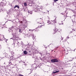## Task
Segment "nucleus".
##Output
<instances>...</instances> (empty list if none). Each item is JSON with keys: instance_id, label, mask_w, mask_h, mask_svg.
Here are the masks:
<instances>
[{"instance_id": "44", "label": "nucleus", "mask_w": 76, "mask_h": 76, "mask_svg": "<svg viewBox=\"0 0 76 76\" xmlns=\"http://www.w3.org/2000/svg\"><path fill=\"white\" fill-rule=\"evenodd\" d=\"M62 25H63V23H62Z\"/></svg>"}, {"instance_id": "19", "label": "nucleus", "mask_w": 76, "mask_h": 76, "mask_svg": "<svg viewBox=\"0 0 76 76\" xmlns=\"http://www.w3.org/2000/svg\"><path fill=\"white\" fill-rule=\"evenodd\" d=\"M31 35L32 37L33 38H34V34H31Z\"/></svg>"}, {"instance_id": "7", "label": "nucleus", "mask_w": 76, "mask_h": 76, "mask_svg": "<svg viewBox=\"0 0 76 76\" xmlns=\"http://www.w3.org/2000/svg\"><path fill=\"white\" fill-rule=\"evenodd\" d=\"M28 15L32 14V11L28 10Z\"/></svg>"}, {"instance_id": "3", "label": "nucleus", "mask_w": 76, "mask_h": 76, "mask_svg": "<svg viewBox=\"0 0 76 76\" xmlns=\"http://www.w3.org/2000/svg\"><path fill=\"white\" fill-rule=\"evenodd\" d=\"M12 39H13V42H16V41H17V42H18V41L17 40L18 39V37H17L15 39V38L13 39V38H12Z\"/></svg>"}, {"instance_id": "29", "label": "nucleus", "mask_w": 76, "mask_h": 76, "mask_svg": "<svg viewBox=\"0 0 76 76\" xmlns=\"http://www.w3.org/2000/svg\"><path fill=\"white\" fill-rule=\"evenodd\" d=\"M23 22H22V21H20V23H23Z\"/></svg>"}, {"instance_id": "18", "label": "nucleus", "mask_w": 76, "mask_h": 76, "mask_svg": "<svg viewBox=\"0 0 76 76\" xmlns=\"http://www.w3.org/2000/svg\"><path fill=\"white\" fill-rule=\"evenodd\" d=\"M11 65H12V63H11V62H10L9 63V66H10Z\"/></svg>"}, {"instance_id": "16", "label": "nucleus", "mask_w": 76, "mask_h": 76, "mask_svg": "<svg viewBox=\"0 0 76 76\" xmlns=\"http://www.w3.org/2000/svg\"><path fill=\"white\" fill-rule=\"evenodd\" d=\"M21 45H23V42H22V41L21 42Z\"/></svg>"}, {"instance_id": "42", "label": "nucleus", "mask_w": 76, "mask_h": 76, "mask_svg": "<svg viewBox=\"0 0 76 76\" xmlns=\"http://www.w3.org/2000/svg\"><path fill=\"white\" fill-rule=\"evenodd\" d=\"M23 63H25V62H23Z\"/></svg>"}, {"instance_id": "26", "label": "nucleus", "mask_w": 76, "mask_h": 76, "mask_svg": "<svg viewBox=\"0 0 76 76\" xmlns=\"http://www.w3.org/2000/svg\"><path fill=\"white\" fill-rule=\"evenodd\" d=\"M48 18L49 19L48 20H50V17H48Z\"/></svg>"}, {"instance_id": "13", "label": "nucleus", "mask_w": 76, "mask_h": 76, "mask_svg": "<svg viewBox=\"0 0 76 76\" xmlns=\"http://www.w3.org/2000/svg\"><path fill=\"white\" fill-rule=\"evenodd\" d=\"M39 20H40V22H43V21H42V19L41 18H40L39 19Z\"/></svg>"}, {"instance_id": "20", "label": "nucleus", "mask_w": 76, "mask_h": 76, "mask_svg": "<svg viewBox=\"0 0 76 76\" xmlns=\"http://www.w3.org/2000/svg\"><path fill=\"white\" fill-rule=\"evenodd\" d=\"M40 23L41 24V25H40L41 26H42L43 25H42V22L40 23Z\"/></svg>"}, {"instance_id": "35", "label": "nucleus", "mask_w": 76, "mask_h": 76, "mask_svg": "<svg viewBox=\"0 0 76 76\" xmlns=\"http://www.w3.org/2000/svg\"><path fill=\"white\" fill-rule=\"evenodd\" d=\"M18 56H19V57H19V56H20V55H18Z\"/></svg>"}, {"instance_id": "17", "label": "nucleus", "mask_w": 76, "mask_h": 76, "mask_svg": "<svg viewBox=\"0 0 76 76\" xmlns=\"http://www.w3.org/2000/svg\"><path fill=\"white\" fill-rule=\"evenodd\" d=\"M24 5L25 6H27V4H26V2H25L24 3Z\"/></svg>"}, {"instance_id": "24", "label": "nucleus", "mask_w": 76, "mask_h": 76, "mask_svg": "<svg viewBox=\"0 0 76 76\" xmlns=\"http://www.w3.org/2000/svg\"><path fill=\"white\" fill-rule=\"evenodd\" d=\"M14 53L13 52H12V54H14Z\"/></svg>"}, {"instance_id": "21", "label": "nucleus", "mask_w": 76, "mask_h": 76, "mask_svg": "<svg viewBox=\"0 0 76 76\" xmlns=\"http://www.w3.org/2000/svg\"><path fill=\"white\" fill-rule=\"evenodd\" d=\"M58 1V0H54V1L55 2H56V1Z\"/></svg>"}, {"instance_id": "46", "label": "nucleus", "mask_w": 76, "mask_h": 76, "mask_svg": "<svg viewBox=\"0 0 76 76\" xmlns=\"http://www.w3.org/2000/svg\"><path fill=\"white\" fill-rule=\"evenodd\" d=\"M43 26H44V25H43Z\"/></svg>"}, {"instance_id": "45", "label": "nucleus", "mask_w": 76, "mask_h": 76, "mask_svg": "<svg viewBox=\"0 0 76 76\" xmlns=\"http://www.w3.org/2000/svg\"><path fill=\"white\" fill-rule=\"evenodd\" d=\"M75 50H74V51H75Z\"/></svg>"}, {"instance_id": "14", "label": "nucleus", "mask_w": 76, "mask_h": 76, "mask_svg": "<svg viewBox=\"0 0 76 76\" xmlns=\"http://www.w3.org/2000/svg\"><path fill=\"white\" fill-rule=\"evenodd\" d=\"M4 54L5 55V57H7V56H8V55H7V54H6V53H4Z\"/></svg>"}, {"instance_id": "15", "label": "nucleus", "mask_w": 76, "mask_h": 76, "mask_svg": "<svg viewBox=\"0 0 76 76\" xmlns=\"http://www.w3.org/2000/svg\"><path fill=\"white\" fill-rule=\"evenodd\" d=\"M51 22H55V23H56V20H51Z\"/></svg>"}, {"instance_id": "34", "label": "nucleus", "mask_w": 76, "mask_h": 76, "mask_svg": "<svg viewBox=\"0 0 76 76\" xmlns=\"http://www.w3.org/2000/svg\"><path fill=\"white\" fill-rule=\"evenodd\" d=\"M0 48H1V46L0 45Z\"/></svg>"}, {"instance_id": "30", "label": "nucleus", "mask_w": 76, "mask_h": 76, "mask_svg": "<svg viewBox=\"0 0 76 76\" xmlns=\"http://www.w3.org/2000/svg\"><path fill=\"white\" fill-rule=\"evenodd\" d=\"M72 31H75V30L74 29H72Z\"/></svg>"}, {"instance_id": "36", "label": "nucleus", "mask_w": 76, "mask_h": 76, "mask_svg": "<svg viewBox=\"0 0 76 76\" xmlns=\"http://www.w3.org/2000/svg\"><path fill=\"white\" fill-rule=\"evenodd\" d=\"M63 38H62V39H61V40H63Z\"/></svg>"}, {"instance_id": "6", "label": "nucleus", "mask_w": 76, "mask_h": 76, "mask_svg": "<svg viewBox=\"0 0 76 76\" xmlns=\"http://www.w3.org/2000/svg\"><path fill=\"white\" fill-rule=\"evenodd\" d=\"M14 27H12L11 28H10V29H9L8 31H9V32H12L13 31V30H12V29Z\"/></svg>"}, {"instance_id": "48", "label": "nucleus", "mask_w": 76, "mask_h": 76, "mask_svg": "<svg viewBox=\"0 0 76 76\" xmlns=\"http://www.w3.org/2000/svg\"><path fill=\"white\" fill-rule=\"evenodd\" d=\"M16 64H15V66H16Z\"/></svg>"}, {"instance_id": "37", "label": "nucleus", "mask_w": 76, "mask_h": 76, "mask_svg": "<svg viewBox=\"0 0 76 76\" xmlns=\"http://www.w3.org/2000/svg\"><path fill=\"white\" fill-rule=\"evenodd\" d=\"M74 67L75 68H76V66H75V67Z\"/></svg>"}, {"instance_id": "38", "label": "nucleus", "mask_w": 76, "mask_h": 76, "mask_svg": "<svg viewBox=\"0 0 76 76\" xmlns=\"http://www.w3.org/2000/svg\"><path fill=\"white\" fill-rule=\"evenodd\" d=\"M48 12H49V11H48Z\"/></svg>"}, {"instance_id": "1", "label": "nucleus", "mask_w": 76, "mask_h": 76, "mask_svg": "<svg viewBox=\"0 0 76 76\" xmlns=\"http://www.w3.org/2000/svg\"><path fill=\"white\" fill-rule=\"evenodd\" d=\"M51 61L52 63H55V62H58V60L57 59H54L51 60Z\"/></svg>"}, {"instance_id": "9", "label": "nucleus", "mask_w": 76, "mask_h": 76, "mask_svg": "<svg viewBox=\"0 0 76 76\" xmlns=\"http://www.w3.org/2000/svg\"><path fill=\"white\" fill-rule=\"evenodd\" d=\"M57 31H58V29H57V28H55L54 30V31H55V32L53 33V34H55L56 32Z\"/></svg>"}, {"instance_id": "47", "label": "nucleus", "mask_w": 76, "mask_h": 76, "mask_svg": "<svg viewBox=\"0 0 76 76\" xmlns=\"http://www.w3.org/2000/svg\"><path fill=\"white\" fill-rule=\"evenodd\" d=\"M71 33H70V34H71Z\"/></svg>"}, {"instance_id": "2", "label": "nucleus", "mask_w": 76, "mask_h": 76, "mask_svg": "<svg viewBox=\"0 0 76 76\" xmlns=\"http://www.w3.org/2000/svg\"><path fill=\"white\" fill-rule=\"evenodd\" d=\"M31 66L34 69H37V66L35 64H32Z\"/></svg>"}, {"instance_id": "23", "label": "nucleus", "mask_w": 76, "mask_h": 76, "mask_svg": "<svg viewBox=\"0 0 76 76\" xmlns=\"http://www.w3.org/2000/svg\"><path fill=\"white\" fill-rule=\"evenodd\" d=\"M35 12H39V13L40 12V11L39 10V11H38V10H37V11H36Z\"/></svg>"}, {"instance_id": "32", "label": "nucleus", "mask_w": 76, "mask_h": 76, "mask_svg": "<svg viewBox=\"0 0 76 76\" xmlns=\"http://www.w3.org/2000/svg\"><path fill=\"white\" fill-rule=\"evenodd\" d=\"M10 48H9L8 49L10 51Z\"/></svg>"}, {"instance_id": "4", "label": "nucleus", "mask_w": 76, "mask_h": 76, "mask_svg": "<svg viewBox=\"0 0 76 76\" xmlns=\"http://www.w3.org/2000/svg\"><path fill=\"white\" fill-rule=\"evenodd\" d=\"M47 23H48V25H50V24H51V25H53V24H54L55 23L53 22V23H52L51 22H50V20H48Z\"/></svg>"}, {"instance_id": "25", "label": "nucleus", "mask_w": 76, "mask_h": 76, "mask_svg": "<svg viewBox=\"0 0 76 76\" xmlns=\"http://www.w3.org/2000/svg\"><path fill=\"white\" fill-rule=\"evenodd\" d=\"M29 31H34V30H31V29H29Z\"/></svg>"}, {"instance_id": "40", "label": "nucleus", "mask_w": 76, "mask_h": 76, "mask_svg": "<svg viewBox=\"0 0 76 76\" xmlns=\"http://www.w3.org/2000/svg\"><path fill=\"white\" fill-rule=\"evenodd\" d=\"M18 64H17V66H18Z\"/></svg>"}, {"instance_id": "8", "label": "nucleus", "mask_w": 76, "mask_h": 76, "mask_svg": "<svg viewBox=\"0 0 76 76\" xmlns=\"http://www.w3.org/2000/svg\"><path fill=\"white\" fill-rule=\"evenodd\" d=\"M10 59L13 60L15 59V58L14 56H12L10 58Z\"/></svg>"}, {"instance_id": "43", "label": "nucleus", "mask_w": 76, "mask_h": 76, "mask_svg": "<svg viewBox=\"0 0 76 76\" xmlns=\"http://www.w3.org/2000/svg\"><path fill=\"white\" fill-rule=\"evenodd\" d=\"M28 0V1H29V0Z\"/></svg>"}, {"instance_id": "27", "label": "nucleus", "mask_w": 76, "mask_h": 76, "mask_svg": "<svg viewBox=\"0 0 76 76\" xmlns=\"http://www.w3.org/2000/svg\"><path fill=\"white\" fill-rule=\"evenodd\" d=\"M21 29H19V32H21Z\"/></svg>"}, {"instance_id": "12", "label": "nucleus", "mask_w": 76, "mask_h": 76, "mask_svg": "<svg viewBox=\"0 0 76 76\" xmlns=\"http://www.w3.org/2000/svg\"><path fill=\"white\" fill-rule=\"evenodd\" d=\"M59 71H56V72H53V73H58V72H59Z\"/></svg>"}, {"instance_id": "28", "label": "nucleus", "mask_w": 76, "mask_h": 76, "mask_svg": "<svg viewBox=\"0 0 76 76\" xmlns=\"http://www.w3.org/2000/svg\"><path fill=\"white\" fill-rule=\"evenodd\" d=\"M40 27H41V26H38L37 28H36V29H38V28H40Z\"/></svg>"}, {"instance_id": "41", "label": "nucleus", "mask_w": 76, "mask_h": 76, "mask_svg": "<svg viewBox=\"0 0 76 76\" xmlns=\"http://www.w3.org/2000/svg\"><path fill=\"white\" fill-rule=\"evenodd\" d=\"M70 32H72V31H71Z\"/></svg>"}, {"instance_id": "31", "label": "nucleus", "mask_w": 76, "mask_h": 76, "mask_svg": "<svg viewBox=\"0 0 76 76\" xmlns=\"http://www.w3.org/2000/svg\"><path fill=\"white\" fill-rule=\"evenodd\" d=\"M29 71H31V72H32V70H31V69H30Z\"/></svg>"}, {"instance_id": "22", "label": "nucleus", "mask_w": 76, "mask_h": 76, "mask_svg": "<svg viewBox=\"0 0 76 76\" xmlns=\"http://www.w3.org/2000/svg\"><path fill=\"white\" fill-rule=\"evenodd\" d=\"M68 38H69V36H67L66 37V40H67V39H68Z\"/></svg>"}, {"instance_id": "11", "label": "nucleus", "mask_w": 76, "mask_h": 76, "mask_svg": "<svg viewBox=\"0 0 76 76\" xmlns=\"http://www.w3.org/2000/svg\"><path fill=\"white\" fill-rule=\"evenodd\" d=\"M23 53L25 54H28V52L26 51H25L23 52Z\"/></svg>"}, {"instance_id": "5", "label": "nucleus", "mask_w": 76, "mask_h": 76, "mask_svg": "<svg viewBox=\"0 0 76 76\" xmlns=\"http://www.w3.org/2000/svg\"><path fill=\"white\" fill-rule=\"evenodd\" d=\"M1 3V5H3V4H6V1L5 0H3V1Z\"/></svg>"}, {"instance_id": "33", "label": "nucleus", "mask_w": 76, "mask_h": 76, "mask_svg": "<svg viewBox=\"0 0 76 76\" xmlns=\"http://www.w3.org/2000/svg\"><path fill=\"white\" fill-rule=\"evenodd\" d=\"M19 42H18V43H17V44H19Z\"/></svg>"}, {"instance_id": "10", "label": "nucleus", "mask_w": 76, "mask_h": 76, "mask_svg": "<svg viewBox=\"0 0 76 76\" xmlns=\"http://www.w3.org/2000/svg\"><path fill=\"white\" fill-rule=\"evenodd\" d=\"M16 7H17L18 9H19V7L18 5H16L14 7V8L15 9Z\"/></svg>"}, {"instance_id": "39", "label": "nucleus", "mask_w": 76, "mask_h": 76, "mask_svg": "<svg viewBox=\"0 0 76 76\" xmlns=\"http://www.w3.org/2000/svg\"><path fill=\"white\" fill-rule=\"evenodd\" d=\"M71 50V49H70V50Z\"/></svg>"}]
</instances>
